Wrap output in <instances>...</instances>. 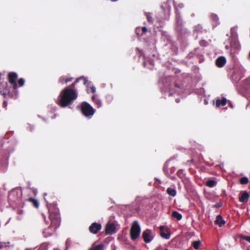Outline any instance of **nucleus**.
I'll use <instances>...</instances> for the list:
<instances>
[{"mask_svg":"<svg viewBox=\"0 0 250 250\" xmlns=\"http://www.w3.org/2000/svg\"><path fill=\"white\" fill-rule=\"evenodd\" d=\"M49 219L51 221V225L48 227V229H52L51 232L49 233V235H51L59 227L61 223V217L59 209L56 204H50L47 206Z\"/></svg>","mask_w":250,"mask_h":250,"instance_id":"obj_2","label":"nucleus"},{"mask_svg":"<svg viewBox=\"0 0 250 250\" xmlns=\"http://www.w3.org/2000/svg\"><path fill=\"white\" fill-rule=\"evenodd\" d=\"M207 44V42L204 40H202L200 42V44L201 46H206Z\"/></svg>","mask_w":250,"mask_h":250,"instance_id":"obj_38","label":"nucleus"},{"mask_svg":"<svg viewBox=\"0 0 250 250\" xmlns=\"http://www.w3.org/2000/svg\"><path fill=\"white\" fill-rule=\"evenodd\" d=\"M165 227L164 226H161L160 227V235L161 237L165 238V239H168L170 237V233L167 232L166 233L164 232Z\"/></svg>","mask_w":250,"mask_h":250,"instance_id":"obj_13","label":"nucleus"},{"mask_svg":"<svg viewBox=\"0 0 250 250\" xmlns=\"http://www.w3.org/2000/svg\"><path fill=\"white\" fill-rule=\"evenodd\" d=\"M111 0L113 1H117L118 0Z\"/></svg>","mask_w":250,"mask_h":250,"instance_id":"obj_45","label":"nucleus"},{"mask_svg":"<svg viewBox=\"0 0 250 250\" xmlns=\"http://www.w3.org/2000/svg\"><path fill=\"white\" fill-rule=\"evenodd\" d=\"M217 185V182L213 180H210L207 182L206 186L209 188L215 187Z\"/></svg>","mask_w":250,"mask_h":250,"instance_id":"obj_21","label":"nucleus"},{"mask_svg":"<svg viewBox=\"0 0 250 250\" xmlns=\"http://www.w3.org/2000/svg\"><path fill=\"white\" fill-rule=\"evenodd\" d=\"M210 19H211L214 26H217L219 24V18L217 15L211 14L210 15Z\"/></svg>","mask_w":250,"mask_h":250,"instance_id":"obj_15","label":"nucleus"},{"mask_svg":"<svg viewBox=\"0 0 250 250\" xmlns=\"http://www.w3.org/2000/svg\"><path fill=\"white\" fill-rule=\"evenodd\" d=\"M227 99L225 98H223L221 100L218 99L216 101V106L217 107L225 106L227 104Z\"/></svg>","mask_w":250,"mask_h":250,"instance_id":"obj_14","label":"nucleus"},{"mask_svg":"<svg viewBox=\"0 0 250 250\" xmlns=\"http://www.w3.org/2000/svg\"><path fill=\"white\" fill-rule=\"evenodd\" d=\"M244 85L246 89H250V78L246 79L244 82Z\"/></svg>","mask_w":250,"mask_h":250,"instance_id":"obj_27","label":"nucleus"},{"mask_svg":"<svg viewBox=\"0 0 250 250\" xmlns=\"http://www.w3.org/2000/svg\"><path fill=\"white\" fill-rule=\"evenodd\" d=\"M42 217L44 218V220L45 221L46 217H45V215H44V214H42Z\"/></svg>","mask_w":250,"mask_h":250,"instance_id":"obj_41","label":"nucleus"},{"mask_svg":"<svg viewBox=\"0 0 250 250\" xmlns=\"http://www.w3.org/2000/svg\"><path fill=\"white\" fill-rule=\"evenodd\" d=\"M240 238L242 239H243L244 240H246L250 243V236H245V235H240Z\"/></svg>","mask_w":250,"mask_h":250,"instance_id":"obj_31","label":"nucleus"},{"mask_svg":"<svg viewBox=\"0 0 250 250\" xmlns=\"http://www.w3.org/2000/svg\"><path fill=\"white\" fill-rule=\"evenodd\" d=\"M7 167L8 164L7 163H5L2 167H0V171L2 173L5 172L7 169Z\"/></svg>","mask_w":250,"mask_h":250,"instance_id":"obj_28","label":"nucleus"},{"mask_svg":"<svg viewBox=\"0 0 250 250\" xmlns=\"http://www.w3.org/2000/svg\"><path fill=\"white\" fill-rule=\"evenodd\" d=\"M142 31L143 33H146L147 31V28L146 27H143L142 28Z\"/></svg>","mask_w":250,"mask_h":250,"instance_id":"obj_39","label":"nucleus"},{"mask_svg":"<svg viewBox=\"0 0 250 250\" xmlns=\"http://www.w3.org/2000/svg\"><path fill=\"white\" fill-rule=\"evenodd\" d=\"M73 79L72 77L65 78L64 76H62L59 78V81L61 83L64 84L72 81Z\"/></svg>","mask_w":250,"mask_h":250,"instance_id":"obj_16","label":"nucleus"},{"mask_svg":"<svg viewBox=\"0 0 250 250\" xmlns=\"http://www.w3.org/2000/svg\"><path fill=\"white\" fill-rule=\"evenodd\" d=\"M81 109L82 114L85 117L91 118L94 115L95 109L87 103L83 102L81 105Z\"/></svg>","mask_w":250,"mask_h":250,"instance_id":"obj_3","label":"nucleus"},{"mask_svg":"<svg viewBox=\"0 0 250 250\" xmlns=\"http://www.w3.org/2000/svg\"><path fill=\"white\" fill-rule=\"evenodd\" d=\"M17 194V193L16 192L13 191V192H11L9 195V200H10L13 202H16V200H14L13 197L14 196H15V195H16Z\"/></svg>","mask_w":250,"mask_h":250,"instance_id":"obj_29","label":"nucleus"},{"mask_svg":"<svg viewBox=\"0 0 250 250\" xmlns=\"http://www.w3.org/2000/svg\"><path fill=\"white\" fill-rule=\"evenodd\" d=\"M164 250H168L167 249H165Z\"/></svg>","mask_w":250,"mask_h":250,"instance_id":"obj_46","label":"nucleus"},{"mask_svg":"<svg viewBox=\"0 0 250 250\" xmlns=\"http://www.w3.org/2000/svg\"><path fill=\"white\" fill-rule=\"evenodd\" d=\"M92 99L93 102L97 105V107L99 108L102 106V102L100 99L95 96H93Z\"/></svg>","mask_w":250,"mask_h":250,"instance_id":"obj_19","label":"nucleus"},{"mask_svg":"<svg viewBox=\"0 0 250 250\" xmlns=\"http://www.w3.org/2000/svg\"><path fill=\"white\" fill-rule=\"evenodd\" d=\"M52 229H48V228L47 229H45L43 232V233L44 234V236L45 237L49 236V233L51 232Z\"/></svg>","mask_w":250,"mask_h":250,"instance_id":"obj_33","label":"nucleus"},{"mask_svg":"<svg viewBox=\"0 0 250 250\" xmlns=\"http://www.w3.org/2000/svg\"><path fill=\"white\" fill-rule=\"evenodd\" d=\"M102 229V225L97 223H93L89 227V231L93 234H97Z\"/></svg>","mask_w":250,"mask_h":250,"instance_id":"obj_8","label":"nucleus"},{"mask_svg":"<svg viewBox=\"0 0 250 250\" xmlns=\"http://www.w3.org/2000/svg\"><path fill=\"white\" fill-rule=\"evenodd\" d=\"M80 81L83 82L84 85H85L87 82V80L84 77H80L69 86L65 87L61 92L58 97L57 102V104L60 106L65 107L71 104L77 99V93L74 88L76 83Z\"/></svg>","mask_w":250,"mask_h":250,"instance_id":"obj_1","label":"nucleus"},{"mask_svg":"<svg viewBox=\"0 0 250 250\" xmlns=\"http://www.w3.org/2000/svg\"><path fill=\"white\" fill-rule=\"evenodd\" d=\"M18 83H19L20 86H23L24 85V79H22V78H20L18 80Z\"/></svg>","mask_w":250,"mask_h":250,"instance_id":"obj_36","label":"nucleus"},{"mask_svg":"<svg viewBox=\"0 0 250 250\" xmlns=\"http://www.w3.org/2000/svg\"><path fill=\"white\" fill-rule=\"evenodd\" d=\"M193 160L192 159V160H191L190 161H187V163H188V162L192 163V162H193Z\"/></svg>","mask_w":250,"mask_h":250,"instance_id":"obj_43","label":"nucleus"},{"mask_svg":"<svg viewBox=\"0 0 250 250\" xmlns=\"http://www.w3.org/2000/svg\"><path fill=\"white\" fill-rule=\"evenodd\" d=\"M3 104H4V105L5 106H6V105H7V103H6L5 101H4V102H3Z\"/></svg>","mask_w":250,"mask_h":250,"instance_id":"obj_42","label":"nucleus"},{"mask_svg":"<svg viewBox=\"0 0 250 250\" xmlns=\"http://www.w3.org/2000/svg\"><path fill=\"white\" fill-rule=\"evenodd\" d=\"M66 248L65 250H67L71 246V241L70 240L67 239L65 242Z\"/></svg>","mask_w":250,"mask_h":250,"instance_id":"obj_35","label":"nucleus"},{"mask_svg":"<svg viewBox=\"0 0 250 250\" xmlns=\"http://www.w3.org/2000/svg\"><path fill=\"white\" fill-rule=\"evenodd\" d=\"M201 244L200 240L195 241L192 242V246L195 250H198L199 246Z\"/></svg>","mask_w":250,"mask_h":250,"instance_id":"obj_24","label":"nucleus"},{"mask_svg":"<svg viewBox=\"0 0 250 250\" xmlns=\"http://www.w3.org/2000/svg\"><path fill=\"white\" fill-rule=\"evenodd\" d=\"M239 182L242 185H246L249 183V179L247 177H243L240 179Z\"/></svg>","mask_w":250,"mask_h":250,"instance_id":"obj_25","label":"nucleus"},{"mask_svg":"<svg viewBox=\"0 0 250 250\" xmlns=\"http://www.w3.org/2000/svg\"><path fill=\"white\" fill-rule=\"evenodd\" d=\"M115 232V226L112 223H107L105 229V234H112Z\"/></svg>","mask_w":250,"mask_h":250,"instance_id":"obj_9","label":"nucleus"},{"mask_svg":"<svg viewBox=\"0 0 250 250\" xmlns=\"http://www.w3.org/2000/svg\"><path fill=\"white\" fill-rule=\"evenodd\" d=\"M166 79L167 80V81L166 82H164V83H166V86H167V85L169 86V87H168L169 88V96H172V95L174 93H176L177 92L176 89V88H180V86L177 83H174L173 86H172L171 84H167V82H170V83L173 82L174 78L173 77L168 76L167 78H166Z\"/></svg>","mask_w":250,"mask_h":250,"instance_id":"obj_6","label":"nucleus"},{"mask_svg":"<svg viewBox=\"0 0 250 250\" xmlns=\"http://www.w3.org/2000/svg\"><path fill=\"white\" fill-rule=\"evenodd\" d=\"M177 174L178 177H179L180 178H183L184 176V173H183V170L182 169H179L177 171Z\"/></svg>","mask_w":250,"mask_h":250,"instance_id":"obj_34","label":"nucleus"},{"mask_svg":"<svg viewBox=\"0 0 250 250\" xmlns=\"http://www.w3.org/2000/svg\"><path fill=\"white\" fill-rule=\"evenodd\" d=\"M91 91L92 93H95L96 91V88L94 86H92L90 88Z\"/></svg>","mask_w":250,"mask_h":250,"instance_id":"obj_40","label":"nucleus"},{"mask_svg":"<svg viewBox=\"0 0 250 250\" xmlns=\"http://www.w3.org/2000/svg\"><path fill=\"white\" fill-rule=\"evenodd\" d=\"M146 16L147 21L149 22L152 23L153 22V18L151 16V14L150 13H147Z\"/></svg>","mask_w":250,"mask_h":250,"instance_id":"obj_32","label":"nucleus"},{"mask_svg":"<svg viewBox=\"0 0 250 250\" xmlns=\"http://www.w3.org/2000/svg\"><path fill=\"white\" fill-rule=\"evenodd\" d=\"M222 204L221 203H217L213 206V207L216 208H220L222 206Z\"/></svg>","mask_w":250,"mask_h":250,"instance_id":"obj_37","label":"nucleus"},{"mask_svg":"<svg viewBox=\"0 0 250 250\" xmlns=\"http://www.w3.org/2000/svg\"><path fill=\"white\" fill-rule=\"evenodd\" d=\"M142 237L146 243H148L152 240L154 236L152 235V232L150 229H146L143 232Z\"/></svg>","mask_w":250,"mask_h":250,"instance_id":"obj_7","label":"nucleus"},{"mask_svg":"<svg viewBox=\"0 0 250 250\" xmlns=\"http://www.w3.org/2000/svg\"><path fill=\"white\" fill-rule=\"evenodd\" d=\"M250 197V194L247 191H244L240 194L239 201L241 203L247 202Z\"/></svg>","mask_w":250,"mask_h":250,"instance_id":"obj_10","label":"nucleus"},{"mask_svg":"<svg viewBox=\"0 0 250 250\" xmlns=\"http://www.w3.org/2000/svg\"><path fill=\"white\" fill-rule=\"evenodd\" d=\"M28 202L32 203V205L36 208H38L39 206V203L37 200L33 198H29L27 200Z\"/></svg>","mask_w":250,"mask_h":250,"instance_id":"obj_17","label":"nucleus"},{"mask_svg":"<svg viewBox=\"0 0 250 250\" xmlns=\"http://www.w3.org/2000/svg\"><path fill=\"white\" fill-rule=\"evenodd\" d=\"M26 250H32L31 249H27Z\"/></svg>","mask_w":250,"mask_h":250,"instance_id":"obj_44","label":"nucleus"},{"mask_svg":"<svg viewBox=\"0 0 250 250\" xmlns=\"http://www.w3.org/2000/svg\"><path fill=\"white\" fill-rule=\"evenodd\" d=\"M47 245L45 243H43L40 246L38 250H47Z\"/></svg>","mask_w":250,"mask_h":250,"instance_id":"obj_30","label":"nucleus"},{"mask_svg":"<svg viewBox=\"0 0 250 250\" xmlns=\"http://www.w3.org/2000/svg\"><path fill=\"white\" fill-rule=\"evenodd\" d=\"M141 229L137 221L133 222L130 229V237L132 240H136L140 235Z\"/></svg>","mask_w":250,"mask_h":250,"instance_id":"obj_5","label":"nucleus"},{"mask_svg":"<svg viewBox=\"0 0 250 250\" xmlns=\"http://www.w3.org/2000/svg\"><path fill=\"white\" fill-rule=\"evenodd\" d=\"M167 193L170 196L174 197L176 195V190L171 188H168L167 189Z\"/></svg>","mask_w":250,"mask_h":250,"instance_id":"obj_20","label":"nucleus"},{"mask_svg":"<svg viewBox=\"0 0 250 250\" xmlns=\"http://www.w3.org/2000/svg\"><path fill=\"white\" fill-rule=\"evenodd\" d=\"M104 245L99 244L96 246H92L89 250H103Z\"/></svg>","mask_w":250,"mask_h":250,"instance_id":"obj_22","label":"nucleus"},{"mask_svg":"<svg viewBox=\"0 0 250 250\" xmlns=\"http://www.w3.org/2000/svg\"><path fill=\"white\" fill-rule=\"evenodd\" d=\"M215 223L221 227L225 224V221L223 219L221 215H218L216 216Z\"/></svg>","mask_w":250,"mask_h":250,"instance_id":"obj_12","label":"nucleus"},{"mask_svg":"<svg viewBox=\"0 0 250 250\" xmlns=\"http://www.w3.org/2000/svg\"><path fill=\"white\" fill-rule=\"evenodd\" d=\"M172 216L173 218L177 219V220L178 221L181 220L182 218V214L176 211H174L172 212Z\"/></svg>","mask_w":250,"mask_h":250,"instance_id":"obj_18","label":"nucleus"},{"mask_svg":"<svg viewBox=\"0 0 250 250\" xmlns=\"http://www.w3.org/2000/svg\"><path fill=\"white\" fill-rule=\"evenodd\" d=\"M10 244L9 242H0V250L2 249L3 248H9V244Z\"/></svg>","mask_w":250,"mask_h":250,"instance_id":"obj_26","label":"nucleus"},{"mask_svg":"<svg viewBox=\"0 0 250 250\" xmlns=\"http://www.w3.org/2000/svg\"><path fill=\"white\" fill-rule=\"evenodd\" d=\"M18 79V75L16 72H9L7 75V79L9 83H10L13 87L14 94V96H16V99L17 97L18 91H17V83L16 81Z\"/></svg>","mask_w":250,"mask_h":250,"instance_id":"obj_4","label":"nucleus"},{"mask_svg":"<svg viewBox=\"0 0 250 250\" xmlns=\"http://www.w3.org/2000/svg\"><path fill=\"white\" fill-rule=\"evenodd\" d=\"M226 63V59L224 57H218L215 61V64L218 67H222Z\"/></svg>","mask_w":250,"mask_h":250,"instance_id":"obj_11","label":"nucleus"},{"mask_svg":"<svg viewBox=\"0 0 250 250\" xmlns=\"http://www.w3.org/2000/svg\"><path fill=\"white\" fill-rule=\"evenodd\" d=\"M194 32L199 33L203 32V27L201 24L196 25L194 28Z\"/></svg>","mask_w":250,"mask_h":250,"instance_id":"obj_23","label":"nucleus"}]
</instances>
